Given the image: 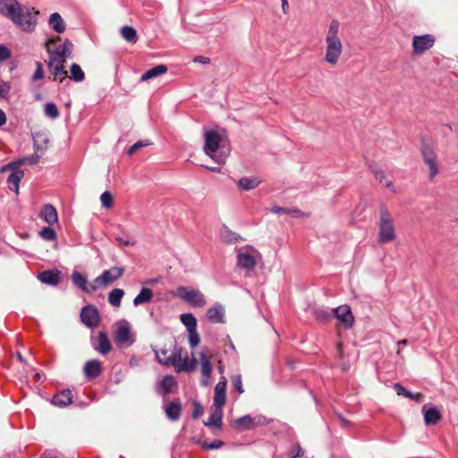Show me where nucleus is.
I'll use <instances>...</instances> for the list:
<instances>
[{"label":"nucleus","instance_id":"nucleus-1","mask_svg":"<svg viewBox=\"0 0 458 458\" xmlns=\"http://www.w3.org/2000/svg\"><path fill=\"white\" fill-rule=\"evenodd\" d=\"M46 49L49 55L48 68L54 75V80L63 81L67 76L64 70V63L67 57H70L72 52L73 45L69 39L61 43V38L56 36L48 39L46 44Z\"/></svg>","mask_w":458,"mask_h":458},{"label":"nucleus","instance_id":"nucleus-2","mask_svg":"<svg viewBox=\"0 0 458 458\" xmlns=\"http://www.w3.org/2000/svg\"><path fill=\"white\" fill-rule=\"evenodd\" d=\"M340 22L334 19L330 21L325 38L324 61L331 66H335L344 51V46L339 37Z\"/></svg>","mask_w":458,"mask_h":458},{"label":"nucleus","instance_id":"nucleus-3","mask_svg":"<svg viewBox=\"0 0 458 458\" xmlns=\"http://www.w3.org/2000/svg\"><path fill=\"white\" fill-rule=\"evenodd\" d=\"M159 363L166 366H173L177 373L191 372L196 369L197 361L195 359H190L187 352L182 349L174 347L168 357L162 358L157 349L152 348Z\"/></svg>","mask_w":458,"mask_h":458},{"label":"nucleus","instance_id":"nucleus-4","mask_svg":"<svg viewBox=\"0 0 458 458\" xmlns=\"http://www.w3.org/2000/svg\"><path fill=\"white\" fill-rule=\"evenodd\" d=\"M377 226V240L380 243L391 242L395 239L396 233L394 219L385 206H382L379 208V220Z\"/></svg>","mask_w":458,"mask_h":458},{"label":"nucleus","instance_id":"nucleus-5","mask_svg":"<svg viewBox=\"0 0 458 458\" xmlns=\"http://www.w3.org/2000/svg\"><path fill=\"white\" fill-rule=\"evenodd\" d=\"M114 327V340L117 345L129 347L134 344L136 335L126 319L117 321Z\"/></svg>","mask_w":458,"mask_h":458},{"label":"nucleus","instance_id":"nucleus-6","mask_svg":"<svg viewBox=\"0 0 458 458\" xmlns=\"http://www.w3.org/2000/svg\"><path fill=\"white\" fill-rule=\"evenodd\" d=\"M204 138V152L212 159H214L217 164H224L225 162V157L216 155L222 141L221 135L216 131L210 130L205 132Z\"/></svg>","mask_w":458,"mask_h":458},{"label":"nucleus","instance_id":"nucleus-7","mask_svg":"<svg viewBox=\"0 0 458 458\" xmlns=\"http://www.w3.org/2000/svg\"><path fill=\"white\" fill-rule=\"evenodd\" d=\"M25 163L34 164L35 161L30 160V158H24L19 162L10 163L3 168L4 171H13V173L9 175L7 179V184L9 189L17 194L19 192L20 182L21 181L24 175L23 171L20 169V165Z\"/></svg>","mask_w":458,"mask_h":458},{"label":"nucleus","instance_id":"nucleus-8","mask_svg":"<svg viewBox=\"0 0 458 458\" xmlns=\"http://www.w3.org/2000/svg\"><path fill=\"white\" fill-rule=\"evenodd\" d=\"M38 12L34 8L22 7L17 13L19 21H13L23 31H31L35 29Z\"/></svg>","mask_w":458,"mask_h":458},{"label":"nucleus","instance_id":"nucleus-9","mask_svg":"<svg viewBox=\"0 0 458 458\" xmlns=\"http://www.w3.org/2000/svg\"><path fill=\"white\" fill-rule=\"evenodd\" d=\"M175 295L193 307L200 308L206 304L204 295L197 289L179 286L175 291Z\"/></svg>","mask_w":458,"mask_h":458},{"label":"nucleus","instance_id":"nucleus-10","mask_svg":"<svg viewBox=\"0 0 458 458\" xmlns=\"http://www.w3.org/2000/svg\"><path fill=\"white\" fill-rule=\"evenodd\" d=\"M123 274V268L119 267H114L104 271L99 276L95 278L91 284V290L97 291L99 288L106 287L120 278Z\"/></svg>","mask_w":458,"mask_h":458},{"label":"nucleus","instance_id":"nucleus-11","mask_svg":"<svg viewBox=\"0 0 458 458\" xmlns=\"http://www.w3.org/2000/svg\"><path fill=\"white\" fill-rule=\"evenodd\" d=\"M268 423L266 417L258 415L252 417L245 415L233 420V427L239 431H245L255 428L259 426L267 425Z\"/></svg>","mask_w":458,"mask_h":458},{"label":"nucleus","instance_id":"nucleus-12","mask_svg":"<svg viewBox=\"0 0 458 458\" xmlns=\"http://www.w3.org/2000/svg\"><path fill=\"white\" fill-rule=\"evenodd\" d=\"M434 44L435 38L433 35L414 36L412 38V53L416 55H420L430 49Z\"/></svg>","mask_w":458,"mask_h":458},{"label":"nucleus","instance_id":"nucleus-13","mask_svg":"<svg viewBox=\"0 0 458 458\" xmlns=\"http://www.w3.org/2000/svg\"><path fill=\"white\" fill-rule=\"evenodd\" d=\"M22 7L17 0H0V13L12 21H19L17 13Z\"/></svg>","mask_w":458,"mask_h":458},{"label":"nucleus","instance_id":"nucleus-14","mask_svg":"<svg viewBox=\"0 0 458 458\" xmlns=\"http://www.w3.org/2000/svg\"><path fill=\"white\" fill-rule=\"evenodd\" d=\"M333 313L338 321L345 327L349 328L352 326L354 318L351 308L348 305H342L333 309Z\"/></svg>","mask_w":458,"mask_h":458},{"label":"nucleus","instance_id":"nucleus-15","mask_svg":"<svg viewBox=\"0 0 458 458\" xmlns=\"http://www.w3.org/2000/svg\"><path fill=\"white\" fill-rule=\"evenodd\" d=\"M422 157L429 169V179L433 180L438 174V164L436 153L429 148H423Z\"/></svg>","mask_w":458,"mask_h":458},{"label":"nucleus","instance_id":"nucleus-16","mask_svg":"<svg viewBox=\"0 0 458 458\" xmlns=\"http://www.w3.org/2000/svg\"><path fill=\"white\" fill-rule=\"evenodd\" d=\"M81 318L88 327H96L99 321L98 310L91 305L84 307L81 312Z\"/></svg>","mask_w":458,"mask_h":458},{"label":"nucleus","instance_id":"nucleus-17","mask_svg":"<svg viewBox=\"0 0 458 458\" xmlns=\"http://www.w3.org/2000/svg\"><path fill=\"white\" fill-rule=\"evenodd\" d=\"M200 359V372H201V385L204 386H208L210 385V376L212 372V367L210 363V359L205 352H201L199 353Z\"/></svg>","mask_w":458,"mask_h":458},{"label":"nucleus","instance_id":"nucleus-18","mask_svg":"<svg viewBox=\"0 0 458 458\" xmlns=\"http://www.w3.org/2000/svg\"><path fill=\"white\" fill-rule=\"evenodd\" d=\"M226 379L225 377L215 386L214 403L212 406L222 408L226 402Z\"/></svg>","mask_w":458,"mask_h":458},{"label":"nucleus","instance_id":"nucleus-19","mask_svg":"<svg viewBox=\"0 0 458 458\" xmlns=\"http://www.w3.org/2000/svg\"><path fill=\"white\" fill-rule=\"evenodd\" d=\"M39 217L48 225H53L58 221L57 211L51 204H46L41 208Z\"/></svg>","mask_w":458,"mask_h":458},{"label":"nucleus","instance_id":"nucleus-20","mask_svg":"<svg viewBox=\"0 0 458 458\" xmlns=\"http://www.w3.org/2000/svg\"><path fill=\"white\" fill-rule=\"evenodd\" d=\"M422 413L426 425H435L442 419L441 412L434 407L424 405L422 407Z\"/></svg>","mask_w":458,"mask_h":458},{"label":"nucleus","instance_id":"nucleus-21","mask_svg":"<svg viewBox=\"0 0 458 458\" xmlns=\"http://www.w3.org/2000/svg\"><path fill=\"white\" fill-rule=\"evenodd\" d=\"M207 317L209 321L212 323H224L225 318V309L219 304L216 303L214 306L210 307L207 311Z\"/></svg>","mask_w":458,"mask_h":458},{"label":"nucleus","instance_id":"nucleus-22","mask_svg":"<svg viewBox=\"0 0 458 458\" xmlns=\"http://www.w3.org/2000/svg\"><path fill=\"white\" fill-rule=\"evenodd\" d=\"M72 394L71 390L65 389L53 396L52 403L58 407H65L72 403Z\"/></svg>","mask_w":458,"mask_h":458},{"label":"nucleus","instance_id":"nucleus-23","mask_svg":"<svg viewBox=\"0 0 458 458\" xmlns=\"http://www.w3.org/2000/svg\"><path fill=\"white\" fill-rule=\"evenodd\" d=\"M165 412L170 420H179L182 412L181 403L178 402H170L165 405Z\"/></svg>","mask_w":458,"mask_h":458},{"label":"nucleus","instance_id":"nucleus-24","mask_svg":"<svg viewBox=\"0 0 458 458\" xmlns=\"http://www.w3.org/2000/svg\"><path fill=\"white\" fill-rule=\"evenodd\" d=\"M72 281L75 286L80 288L81 291L85 293H92L94 292L91 290V285H88V280L86 276H84L82 274H81L78 271H73L72 275Z\"/></svg>","mask_w":458,"mask_h":458},{"label":"nucleus","instance_id":"nucleus-25","mask_svg":"<svg viewBox=\"0 0 458 458\" xmlns=\"http://www.w3.org/2000/svg\"><path fill=\"white\" fill-rule=\"evenodd\" d=\"M59 276L60 273L58 271L47 270L40 273L38 277L44 284L56 285L59 283Z\"/></svg>","mask_w":458,"mask_h":458},{"label":"nucleus","instance_id":"nucleus-26","mask_svg":"<svg viewBox=\"0 0 458 458\" xmlns=\"http://www.w3.org/2000/svg\"><path fill=\"white\" fill-rule=\"evenodd\" d=\"M84 373L88 377H96L101 373V363L97 360L88 361L84 366Z\"/></svg>","mask_w":458,"mask_h":458},{"label":"nucleus","instance_id":"nucleus-27","mask_svg":"<svg viewBox=\"0 0 458 458\" xmlns=\"http://www.w3.org/2000/svg\"><path fill=\"white\" fill-rule=\"evenodd\" d=\"M211 414L209 415L208 421L205 422L207 426L220 427L222 424L223 409L212 406Z\"/></svg>","mask_w":458,"mask_h":458},{"label":"nucleus","instance_id":"nucleus-28","mask_svg":"<svg viewBox=\"0 0 458 458\" xmlns=\"http://www.w3.org/2000/svg\"><path fill=\"white\" fill-rule=\"evenodd\" d=\"M48 23L50 27L57 33H63L65 30V22L57 13L51 14Z\"/></svg>","mask_w":458,"mask_h":458},{"label":"nucleus","instance_id":"nucleus-29","mask_svg":"<svg viewBox=\"0 0 458 458\" xmlns=\"http://www.w3.org/2000/svg\"><path fill=\"white\" fill-rule=\"evenodd\" d=\"M260 181L257 177H242L238 182L237 186L242 191H250L257 188Z\"/></svg>","mask_w":458,"mask_h":458},{"label":"nucleus","instance_id":"nucleus-30","mask_svg":"<svg viewBox=\"0 0 458 458\" xmlns=\"http://www.w3.org/2000/svg\"><path fill=\"white\" fill-rule=\"evenodd\" d=\"M167 72V67L164 64L157 65L147 72H145L141 76V81H148L159 75H162Z\"/></svg>","mask_w":458,"mask_h":458},{"label":"nucleus","instance_id":"nucleus-31","mask_svg":"<svg viewBox=\"0 0 458 458\" xmlns=\"http://www.w3.org/2000/svg\"><path fill=\"white\" fill-rule=\"evenodd\" d=\"M98 345L95 347L102 354H106L111 350V344L106 333L100 332L98 336Z\"/></svg>","mask_w":458,"mask_h":458},{"label":"nucleus","instance_id":"nucleus-32","mask_svg":"<svg viewBox=\"0 0 458 458\" xmlns=\"http://www.w3.org/2000/svg\"><path fill=\"white\" fill-rule=\"evenodd\" d=\"M259 252L250 245H243L237 247L236 258H259Z\"/></svg>","mask_w":458,"mask_h":458},{"label":"nucleus","instance_id":"nucleus-33","mask_svg":"<svg viewBox=\"0 0 458 458\" xmlns=\"http://www.w3.org/2000/svg\"><path fill=\"white\" fill-rule=\"evenodd\" d=\"M153 297V292L149 288H142L140 293L134 298L133 304L139 306L149 302Z\"/></svg>","mask_w":458,"mask_h":458},{"label":"nucleus","instance_id":"nucleus-34","mask_svg":"<svg viewBox=\"0 0 458 458\" xmlns=\"http://www.w3.org/2000/svg\"><path fill=\"white\" fill-rule=\"evenodd\" d=\"M121 36L130 43H136L138 40L137 31L133 27L123 26L120 30Z\"/></svg>","mask_w":458,"mask_h":458},{"label":"nucleus","instance_id":"nucleus-35","mask_svg":"<svg viewBox=\"0 0 458 458\" xmlns=\"http://www.w3.org/2000/svg\"><path fill=\"white\" fill-rule=\"evenodd\" d=\"M124 292L122 289L115 288L108 293V302L115 308L121 306V301L123 297Z\"/></svg>","mask_w":458,"mask_h":458},{"label":"nucleus","instance_id":"nucleus-36","mask_svg":"<svg viewBox=\"0 0 458 458\" xmlns=\"http://www.w3.org/2000/svg\"><path fill=\"white\" fill-rule=\"evenodd\" d=\"M220 238L224 242L232 243L237 242L240 235L225 226L220 230Z\"/></svg>","mask_w":458,"mask_h":458},{"label":"nucleus","instance_id":"nucleus-37","mask_svg":"<svg viewBox=\"0 0 458 458\" xmlns=\"http://www.w3.org/2000/svg\"><path fill=\"white\" fill-rule=\"evenodd\" d=\"M181 322L186 327L187 330L196 329L197 320L191 313L182 314L180 317Z\"/></svg>","mask_w":458,"mask_h":458},{"label":"nucleus","instance_id":"nucleus-38","mask_svg":"<svg viewBox=\"0 0 458 458\" xmlns=\"http://www.w3.org/2000/svg\"><path fill=\"white\" fill-rule=\"evenodd\" d=\"M71 79L76 82L84 81L85 74L81 66L77 64H72L70 68Z\"/></svg>","mask_w":458,"mask_h":458},{"label":"nucleus","instance_id":"nucleus-39","mask_svg":"<svg viewBox=\"0 0 458 458\" xmlns=\"http://www.w3.org/2000/svg\"><path fill=\"white\" fill-rule=\"evenodd\" d=\"M175 384L176 382L173 376H165L160 382V387L163 390L164 394H166L172 391Z\"/></svg>","mask_w":458,"mask_h":458},{"label":"nucleus","instance_id":"nucleus-40","mask_svg":"<svg viewBox=\"0 0 458 458\" xmlns=\"http://www.w3.org/2000/svg\"><path fill=\"white\" fill-rule=\"evenodd\" d=\"M45 114L51 118L56 119L59 116V111L55 104L47 103L44 107Z\"/></svg>","mask_w":458,"mask_h":458},{"label":"nucleus","instance_id":"nucleus-41","mask_svg":"<svg viewBox=\"0 0 458 458\" xmlns=\"http://www.w3.org/2000/svg\"><path fill=\"white\" fill-rule=\"evenodd\" d=\"M237 266L239 268L245 269L248 275L256 266V259H238Z\"/></svg>","mask_w":458,"mask_h":458},{"label":"nucleus","instance_id":"nucleus-42","mask_svg":"<svg viewBox=\"0 0 458 458\" xmlns=\"http://www.w3.org/2000/svg\"><path fill=\"white\" fill-rule=\"evenodd\" d=\"M375 177L379 183L386 188H392V191H394V189L393 188V182L386 178L385 173L383 171L375 172Z\"/></svg>","mask_w":458,"mask_h":458},{"label":"nucleus","instance_id":"nucleus-43","mask_svg":"<svg viewBox=\"0 0 458 458\" xmlns=\"http://www.w3.org/2000/svg\"><path fill=\"white\" fill-rule=\"evenodd\" d=\"M50 226L44 227L39 233L40 236L46 241H53L56 237L55 230Z\"/></svg>","mask_w":458,"mask_h":458},{"label":"nucleus","instance_id":"nucleus-44","mask_svg":"<svg viewBox=\"0 0 458 458\" xmlns=\"http://www.w3.org/2000/svg\"><path fill=\"white\" fill-rule=\"evenodd\" d=\"M100 200L102 203V206L106 208H110L113 207L114 199L111 192L105 191L100 196Z\"/></svg>","mask_w":458,"mask_h":458},{"label":"nucleus","instance_id":"nucleus-45","mask_svg":"<svg viewBox=\"0 0 458 458\" xmlns=\"http://www.w3.org/2000/svg\"><path fill=\"white\" fill-rule=\"evenodd\" d=\"M189 344L191 348H195L199 344V335L196 329L189 330Z\"/></svg>","mask_w":458,"mask_h":458},{"label":"nucleus","instance_id":"nucleus-46","mask_svg":"<svg viewBox=\"0 0 458 458\" xmlns=\"http://www.w3.org/2000/svg\"><path fill=\"white\" fill-rule=\"evenodd\" d=\"M151 142L149 140H139L135 144H133L128 150L129 155L134 154L137 150L143 147L149 146Z\"/></svg>","mask_w":458,"mask_h":458},{"label":"nucleus","instance_id":"nucleus-47","mask_svg":"<svg viewBox=\"0 0 458 458\" xmlns=\"http://www.w3.org/2000/svg\"><path fill=\"white\" fill-rule=\"evenodd\" d=\"M232 384L233 386L240 393L242 394L244 392L242 377L240 375H234L232 377Z\"/></svg>","mask_w":458,"mask_h":458},{"label":"nucleus","instance_id":"nucleus-48","mask_svg":"<svg viewBox=\"0 0 458 458\" xmlns=\"http://www.w3.org/2000/svg\"><path fill=\"white\" fill-rule=\"evenodd\" d=\"M394 388L396 391L398 395H403L407 398H413V394L408 391L406 388L402 386L400 384H394Z\"/></svg>","mask_w":458,"mask_h":458},{"label":"nucleus","instance_id":"nucleus-49","mask_svg":"<svg viewBox=\"0 0 458 458\" xmlns=\"http://www.w3.org/2000/svg\"><path fill=\"white\" fill-rule=\"evenodd\" d=\"M44 77V71L42 64L38 62L36 71L32 76L33 81L41 80Z\"/></svg>","mask_w":458,"mask_h":458},{"label":"nucleus","instance_id":"nucleus-50","mask_svg":"<svg viewBox=\"0 0 458 458\" xmlns=\"http://www.w3.org/2000/svg\"><path fill=\"white\" fill-rule=\"evenodd\" d=\"M223 445V442L222 441H218V440H216L210 444L205 442L202 444V447L204 449H217L219 447H221Z\"/></svg>","mask_w":458,"mask_h":458},{"label":"nucleus","instance_id":"nucleus-51","mask_svg":"<svg viewBox=\"0 0 458 458\" xmlns=\"http://www.w3.org/2000/svg\"><path fill=\"white\" fill-rule=\"evenodd\" d=\"M193 405H194V409L192 411V417L196 419L203 414V408H202L201 404L199 403H194Z\"/></svg>","mask_w":458,"mask_h":458},{"label":"nucleus","instance_id":"nucleus-52","mask_svg":"<svg viewBox=\"0 0 458 458\" xmlns=\"http://www.w3.org/2000/svg\"><path fill=\"white\" fill-rule=\"evenodd\" d=\"M10 89V86L3 81H0V98H4L9 91Z\"/></svg>","mask_w":458,"mask_h":458},{"label":"nucleus","instance_id":"nucleus-53","mask_svg":"<svg viewBox=\"0 0 458 458\" xmlns=\"http://www.w3.org/2000/svg\"><path fill=\"white\" fill-rule=\"evenodd\" d=\"M10 56V52L4 46H0V62L6 60Z\"/></svg>","mask_w":458,"mask_h":458},{"label":"nucleus","instance_id":"nucleus-54","mask_svg":"<svg viewBox=\"0 0 458 458\" xmlns=\"http://www.w3.org/2000/svg\"><path fill=\"white\" fill-rule=\"evenodd\" d=\"M115 240L120 244V246H127L130 244H133V242H131L128 237H126L125 239L123 237H116Z\"/></svg>","mask_w":458,"mask_h":458},{"label":"nucleus","instance_id":"nucleus-55","mask_svg":"<svg viewBox=\"0 0 458 458\" xmlns=\"http://www.w3.org/2000/svg\"><path fill=\"white\" fill-rule=\"evenodd\" d=\"M271 211H272L273 213H275V214L287 213V212H288V208L275 206V207H273V208H271Z\"/></svg>","mask_w":458,"mask_h":458},{"label":"nucleus","instance_id":"nucleus-56","mask_svg":"<svg viewBox=\"0 0 458 458\" xmlns=\"http://www.w3.org/2000/svg\"><path fill=\"white\" fill-rule=\"evenodd\" d=\"M287 214H290L291 216H295V217L303 216V213L299 209H289L288 208Z\"/></svg>","mask_w":458,"mask_h":458},{"label":"nucleus","instance_id":"nucleus-57","mask_svg":"<svg viewBox=\"0 0 458 458\" xmlns=\"http://www.w3.org/2000/svg\"><path fill=\"white\" fill-rule=\"evenodd\" d=\"M281 2H282V11L284 14H286L289 11L288 0H281Z\"/></svg>","mask_w":458,"mask_h":458},{"label":"nucleus","instance_id":"nucleus-58","mask_svg":"<svg viewBox=\"0 0 458 458\" xmlns=\"http://www.w3.org/2000/svg\"><path fill=\"white\" fill-rule=\"evenodd\" d=\"M6 115L3 110L0 109V126L5 124Z\"/></svg>","mask_w":458,"mask_h":458},{"label":"nucleus","instance_id":"nucleus-59","mask_svg":"<svg viewBox=\"0 0 458 458\" xmlns=\"http://www.w3.org/2000/svg\"><path fill=\"white\" fill-rule=\"evenodd\" d=\"M195 61L200 62L202 64H208L209 59L204 56H199L195 59Z\"/></svg>","mask_w":458,"mask_h":458},{"label":"nucleus","instance_id":"nucleus-60","mask_svg":"<svg viewBox=\"0 0 458 458\" xmlns=\"http://www.w3.org/2000/svg\"><path fill=\"white\" fill-rule=\"evenodd\" d=\"M157 351L159 352V354H160V356H161L162 358H165V357H168V356H169V355H168V352H167V350L161 349L160 351H158V350H157Z\"/></svg>","mask_w":458,"mask_h":458},{"label":"nucleus","instance_id":"nucleus-61","mask_svg":"<svg viewBox=\"0 0 458 458\" xmlns=\"http://www.w3.org/2000/svg\"><path fill=\"white\" fill-rule=\"evenodd\" d=\"M412 399L419 403L422 399V394H420V393L413 394V398Z\"/></svg>","mask_w":458,"mask_h":458},{"label":"nucleus","instance_id":"nucleus-62","mask_svg":"<svg viewBox=\"0 0 458 458\" xmlns=\"http://www.w3.org/2000/svg\"><path fill=\"white\" fill-rule=\"evenodd\" d=\"M303 454H304V452H303V451H302V449L298 445V447H297V453H296V454H295L294 456H296V458H297V457H301V456H302Z\"/></svg>","mask_w":458,"mask_h":458},{"label":"nucleus","instance_id":"nucleus-63","mask_svg":"<svg viewBox=\"0 0 458 458\" xmlns=\"http://www.w3.org/2000/svg\"><path fill=\"white\" fill-rule=\"evenodd\" d=\"M317 314H318V317H320V318H327V317H328V314H327V313H326V312H324V311H318V312H317Z\"/></svg>","mask_w":458,"mask_h":458},{"label":"nucleus","instance_id":"nucleus-64","mask_svg":"<svg viewBox=\"0 0 458 458\" xmlns=\"http://www.w3.org/2000/svg\"><path fill=\"white\" fill-rule=\"evenodd\" d=\"M397 344H398L399 346H405V345H407V344H408V341H407V340H401V341H399V342L397 343Z\"/></svg>","mask_w":458,"mask_h":458}]
</instances>
